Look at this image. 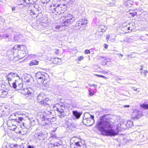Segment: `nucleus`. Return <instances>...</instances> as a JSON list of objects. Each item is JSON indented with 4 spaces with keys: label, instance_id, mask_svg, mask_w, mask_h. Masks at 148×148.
I'll return each mask as SVG.
<instances>
[{
    "label": "nucleus",
    "instance_id": "1",
    "mask_svg": "<svg viewBox=\"0 0 148 148\" xmlns=\"http://www.w3.org/2000/svg\"><path fill=\"white\" fill-rule=\"evenodd\" d=\"M108 115H104L100 121L97 122V125L100 129L103 135L110 136H114L118 134L119 131L121 130V127L119 125L115 130L112 129V125L108 118Z\"/></svg>",
    "mask_w": 148,
    "mask_h": 148
},
{
    "label": "nucleus",
    "instance_id": "2",
    "mask_svg": "<svg viewBox=\"0 0 148 148\" xmlns=\"http://www.w3.org/2000/svg\"><path fill=\"white\" fill-rule=\"evenodd\" d=\"M11 85L13 88L16 89V90H19V92L23 90V84L21 83L20 77L18 79H15L14 82L11 83Z\"/></svg>",
    "mask_w": 148,
    "mask_h": 148
},
{
    "label": "nucleus",
    "instance_id": "3",
    "mask_svg": "<svg viewBox=\"0 0 148 148\" xmlns=\"http://www.w3.org/2000/svg\"><path fill=\"white\" fill-rule=\"evenodd\" d=\"M18 115L15 113L11 115L9 117L10 119H11L12 121L18 123V124L23 123V125L24 127V123L22 122V121L23 119V118L22 117H18Z\"/></svg>",
    "mask_w": 148,
    "mask_h": 148
},
{
    "label": "nucleus",
    "instance_id": "4",
    "mask_svg": "<svg viewBox=\"0 0 148 148\" xmlns=\"http://www.w3.org/2000/svg\"><path fill=\"white\" fill-rule=\"evenodd\" d=\"M5 77L8 80L10 85L11 87L12 86L11 85L10 82L12 81V80H14L15 81V79H18V78L19 77L17 74L12 72H11L8 75H6Z\"/></svg>",
    "mask_w": 148,
    "mask_h": 148
},
{
    "label": "nucleus",
    "instance_id": "5",
    "mask_svg": "<svg viewBox=\"0 0 148 148\" xmlns=\"http://www.w3.org/2000/svg\"><path fill=\"white\" fill-rule=\"evenodd\" d=\"M14 34L11 31L9 32L5 33L4 39L6 42L10 41L14 42Z\"/></svg>",
    "mask_w": 148,
    "mask_h": 148
},
{
    "label": "nucleus",
    "instance_id": "6",
    "mask_svg": "<svg viewBox=\"0 0 148 148\" xmlns=\"http://www.w3.org/2000/svg\"><path fill=\"white\" fill-rule=\"evenodd\" d=\"M73 123L72 121V119L68 118H66L65 120V127L67 126L66 129L68 130H73L74 129L75 127L73 125Z\"/></svg>",
    "mask_w": 148,
    "mask_h": 148
},
{
    "label": "nucleus",
    "instance_id": "7",
    "mask_svg": "<svg viewBox=\"0 0 148 148\" xmlns=\"http://www.w3.org/2000/svg\"><path fill=\"white\" fill-rule=\"evenodd\" d=\"M18 49L19 50L21 56V57H20L21 58H22L26 56L27 51L25 46L24 45H18Z\"/></svg>",
    "mask_w": 148,
    "mask_h": 148
},
{
    "label": "nucleus",
    "instance_id": "8",
    "mask_svg": "<svg viewBox=\"0 0 148 148\" xmlns=\"http://www.w3.org/2000/svg\"><path fill=\"white\" fill-rule=\"evenodd\" d=\"M19 50V49H18V46H15L13 48L11 51H8V52L10 51V54L14 56L15 57L18 56L19 57V58H21L20 57H21V56Z\"/></svg>",
    "mask_w": 148,
    "mask_h": 148
},
{
    "label": "nucleus",
    "instance_id": "9",
    "mask_svg": "<svg viewBox=\"0 0 148 148\" xmlns=\"http://www.w3.org/2000/svg\"><path fill=\"white\" fill-rule=\"evenodd\" d=\"M51 112L49 111L48 112V113H47L45 111L42 112L41 114V117L42 124L46 121L47 118L50 117V115H51Z\"/></svg>",
    "mask_w": 148,
    "mask_h": 148
},
{
    "label": "nucleus",
    "instance_id": "10",
    "mask_svg": "<svg viewBox=\"0 0 148 148\" xmlns=\"http://www.w3.org/2000/svg\"><path fill=\"white\" fill-rule=\"evenodd\" d=\"M62 5V4L58 5L56 7L53 8H51V11L52 13H55L56 15H60L64 13V12L63 10L62 11H60V8H61L60 7V6Z\"/></svg>",
    "mask_w": 148,
    "mask_h": 148
},
{
    "label": "nucleus",
    "instance_id": "11",
    "mask_svg": "<svg viewBox=\"0 0 148 148\" xmlns=\"http://www.w3.org/2000/svg\"><path fill=\"white\" fill-rule=\"evenodd\" d=\"M75 20L74 18L73 17L71 14H68L65 16V26H67L68 25H66V23L70 24L73 23Z\"/></svg>",
    "mask_w": 148,
    "mask_h": 148
},
{
    "label": "nucleus",
    "instance_id": "12",
    "mask_svg": "<svg viewBox=\"0 0 148 148\" xmlns=\"http://www.w3.org/2000/svg\"><path fill=\"white\" fill-rule=\"evenodd\" d=\"M45 97V94L42 92H40L37 95V100L38 102L40 104L44 103V102H43L42 101L44 98Z\"/></svg>",
    "mask_w": 148,
    "mask_h": 148
},
{
    "label": "nucleus",
    "instance_id": "13",
    "mask_svg": "<svg viewBox=\"0 0 148 148\" xmlns=\"http://www.w3.org/2000/svg\"><path fill=\"white\" fill-rule=\"evenodd\" d=\"M82 122L85 125L91 126L94 123V118H89L87 119H83Z\"/></svg>",
    "mask_w": 148,
    "mask_h": 148
},
{
    "label": "nucleus",
    "instance_id": "14",
    "mask_svg": "<svg viewBox=\"0 0 148 148\" xmlns=\"http://www.w3.org/2000/svg\"><path fill=\"white\" fill-rule=\"evenodd\" d=\"M65 109V107L63 106H61L60 108H56L55 110H56L57 111L59 112L58 114L59 116L61 118L64 117V110Z\"/></svg>",
    "mask_w": 148,
    "mask_h": 148
},
{
    "label": "nucleus",
    "instance_id": "15",
    "mask_svg": "<svg viewBox=\"0 0 148 148\" xmlns=\"http://www.w3.org/2000/svg\"><path fill=\"white\" fill-rule=\"evenodd\" d=\"M81 140L77 137H74L71 138L70 139V146L71 148H75L74 145L79 141Z\"/></svg>",
    "mask_w": 148,
    "mask_h": 148
},
{
    "label": "nucleus",
    "instance_id": "16",
    "mask_svg": "<svg viewBox=\"0 0 148 148\" xmlns=\"http://www.w3.org/2000/svg\"><path fill=\"white\" fill-rule=\"evenodd\" d=\"M38 84L40 85H42L44 86H46L47 83V77L43 78L42 79H39L36 78Z\"/></svg>",
    "mask_w": 148,
    "mask_h": 148
},
{
    "label": "nucleus",
    "instance_id": "17",
    "mask_svg": "<svg viewBox=\"0 0 148 148\" xmlns=\"http://www.w3.org/2000/svg\"><path fill=\"white\" fill-rule=\"evenodd\" d=\"M47 76L48 75L46 73L43 72H39L35 74L36 78L39 79L47 77Z\"/></svg>",
    "mask_w": 148,
    "mask_h": 148
},
{
    "label": "nucleus",
    "instance_id": "18",
    "mask_svg": "<svg viewBox=\"0 0 148 148\" xmlns=\"http://www.w3.org/2000/svg\"><path fill=\"white\" fill-rule=\"evenodd\" d=\"M35 10V11H32L30 13V15L32 18H35L36 17H37L39 14V13L41 12V10L39 9H36Z\"/></svg>",
    "mask_w": 148,
    "mask_h": 148
},
{
    "label": "nucleus",
    "instance_id": "19",
    "mask_svg": "<svg viewBox=\"0 0 148 148\" xmlns=\"http://www.w3.org/2000/svg\"><path fill=\"white\" fill-rule=\"evenodd\" d=\"M74 147L75 148H86V146L84 142L83 143L81 141V140H79L75 145H74Z\"/></svg>",
    "mask_w": 148,
    "mask_h": 148
},
{
    "label": "nucleus",
    "instance_id": "20",
    "mask_svg": "<svg viewBox=\"0 0 148 148\" xmlns=\"http://www.w3.org/2000/svg\"><path fill=\"white\" fill-rule=\"evenodd\" d=\"M56 120V119L54 117H53L51 118H50L49 117L47 118L46 121L42 125H44L46 124H49L50 123H52Z\"/></svg>",
    "mask_w": 148,
    "mask_h": 148
},
{
    "label": "nucleus",
    "instance_id": "21",
    "mask_svg": "<svg viewBox=\"0 0 148 148\" xmlns=\"http://www.w3.org/2000/svg\"><path fill=\"white\" fill-rule=\"evenodd\" d=\"M37 138L39 140L44 139L47 137L46 135L41 132L38 133L37 134Z\"/></svg>",
    "mask_w": 148,
    "mask_h": 148
},
{
    "label": "nucleus",
    "instance_id": "22",
    "mask_svg": "<svg viewBox=\"0 0 148 148\" xmlns=\"http://www.w3.org/2000/svg\"><path fill=\"white\" fill-rule=\"evenodd\" d=\"M140 112H138L137 110H135L132 113V118H136L137 119H139L140 115H139L140 113H139Z\"/></svg>",
    "mask_w": 148,
    "mask_h": 148
},
{
    "label": "nucleus",
    "instance_id": "23",
    "mask_svg": "<svg viewBox=\"0 0 148 148\" xmlns=\"http://www.w3.org/2000/svg\"><path fill=\"white\" fill-rule=\"evenodd\" d=\"M87 23V20L85 19H80L77 22V25L78 26L83 25H86Z\"/></svg>",
    "mask_w": 148,
    "mask_h": 148
},
{
    "label": "nucleus",
    "instance_id": "24",
    "mask_svg": "<svg viewBox=\"0 0 148 148\" xmlns=\"http://www.w3.org/2000/svg\"><path fill=\"white\" fill-rule=\"evenodd\" d=\"M94 118V117L93 115L90 114L88 112H86L84 114L83 117V119H87L91 118Z\"/></svg>",
    "mask_w": 148,
    "mask_h": 148
},
{
    "label": "nucleus",
    "instance_id": "25",
    "mask_svg": "<svg viewBox=\"0 0 148 148\" xmlns=\"http://www.w3.org/2000/svg\"><path fill=\"white\" fill-rule=\"evenodd\" d=\"M43 102H44V103L43 104H41L42 106L47 107L49 106V104L48 103L49 101V99L48 98H45V99L44 98Z\"/></svg>",
    "mask_w": 148,
    "mask_h": 148
},
{
    "label": "nucleus",
    "instance_id": "26",
    "mask_svg": "<svg viewBox=\"0 0 148 148\" xmlns=\"http://www.w3.org/2000/svg\"><path fill=\"white\" fill-rule=\"evenodd\" d=\"M20 93L23 94L31 95L32 94L31 91H30L27 88H23V90Z\"/></svg>",
    "mask_w": 148,
    "mask_h": 148
},
{
    "label": "nucleus",
    "instance_id": "27",
    "mask_svg": "<svg viewBox=\"0 0 148 148\" xmlns=\"http://www.w3.org/2000/svg\"><path fill=\"white\" fill-rule=\"evenodd\" d=\"M60 145V143H56L54 144L51 143L50 145H49V148H60L59 147Z\"/></svg>",
    "mask_w": 148,
    "mask_h": 148
},
{
    "label": "nucleus",
    "instance_id": "28",
    "mask_svg": "<svg viewBox=\"0 0 148 148\" xmlns=\"http://www.w3.org/2000/svg\"><path fill=\"white\" fill-rule=\"evenodd\" d=\"M22 36V35L19 32H16L14 35V41H16L19 40Z\"/></svg>",
    "mask_w": 148,
    "mask_h": 148
},
{
    "label": "nucleus",
    "instance_id": "29",
    "mask_svg": "<svg viewBox=\"0 0 148 148\" xmlns=\"http://www.w3.org/2000/svg\"><path fill=\"white\" fill-rule=\"evenodd\" d=\"M8 94V92L5 90H1L0 91V97H5Z\"/></svg>",
    "mask_w": 148,
    "mask_h": 148
},
{
    "label": "nucleus",
    "instance_id": "30",
    "mask_svg": "<svg viewBox=\"0 0 148 148\" xmlns=\"http://www.w3.org/2000/svg\"><path fill=\"white\" fill-rule=\"evenodd\" d=\"M72 112L73 115L77 119L79 118L81 115V113L76 111H73Z\"/></svg>",
    "mask_w": 148,
    "mask_h": 148
},
{
    "label": "nucleus",
    "instance_id": "31",
    "mask_svg": "<svg viewBox=\"0 0 148 148\" xmlns=\"http://www.w3.org/2000/svg\"><path fill=\"white\" fill-rule=\"evenodd\" d=\"M67 3V7L68 6H71V5L73 4L75 1V0H65Z\"/></svg>",
    "mask_w": 148,
    "mask_h": 148
},
{
    "label": "nucleus",
    "instance_id": "32",
    "mask_svg": "<svg viewBox=\"0 0 148 148\" xmlns=\"http://www.w3.org/2000/svg\"><path fill=\"white\" fill-rule=\"evenodd\" d=\"M7 114L3 109L0 108V117L6 116Z\"/></svg>",
    "mask_w": 148,
    "mask_h": 148
},
{
    "label": "nucleus",
    "instance_id": "33",
    "mask_svg": "<svg viewBox=\"0 0 148 148\" xmlns=\"http://www.w3.org/2000/svg\"><path fill=\"white\" fill-rule=\"evenodd\" d=\"M61 62V60L60 59L55 58L53 59V63L54 64H59Z\"/></svg>",
    "mask_w": 148,
    "mask_h": 148
},
{
    "label": "nucleus",
    "instance_id": "34",
    "mask_svg": "<svg viewBox=\"0 0 148 148\" xmlns=\"http://www.w3.org/2000/svg\"><path fill=\"white\" fill-rule=\"evenodd\" d=\"M38 64V61L36 60H33L32 61H31L29 64V65L30 66H32L34 65H37Z\"/></svg>",
    "mask_w": 148,
    "mask_h": 148
},
{
    "label": "nucleus",
    "instance_id": "35",
    "mask_svg": "<svg viewBox=\"0 0 148 148\" xmlns=\"http://www.w3.org/2000/svg\"><path fill=\"white\" fill-rule=\"evenodd\" d=\"M27 130L26 129L24 128L18 132V133L22 135L26 134L27 132Z\"/></svg>",
    "mask_w": 148,
    "mask_h": 148
},
{
    "label": "nucleus",
    "instance_id": "36",
    "mask_svg": "<svg viewBox=\"0 0 148 148\" xmlns=\"http://www.w3.org/2000/svg\"><path fill=\"white\" fill-rule=\"evenodd\" d=\"M10 148H24V147L21 146V145H11L10 146Z\"/></svg>",
    "mask_w": 148,
    "mask_h": 148
},
{
    "label": "nucleus",
    "instance_id": "37",
    "mask_svg": "<svg viewBox=\"0 0 148 148\" xmlns=\"http://www.w3.org/2000/svg\"><path fill=\"white\" fill-rule=\"evenodd\" d=\"M140 106L143 108L148 109V104H140Z\"/></svg>",
    "mask_w": 148,
    "mask_h": 148
},
{
    "label": "nucleus",
    "instance_id": "38",
    "mask_svg": "<svg viewBox=\"0 0 148 148\" xmlns=\"http://www.w3.org/2000/svg\"><path fill=\"white\" fill-rule=\"evenodd\" d=\"M100 27L101 30V32H105L107 29L106 27L103 26H101Z\"/></svg>",
    "mask_w": 148,
    "mask_h": 148
},
{
    "label": "nucleus",
    "instance_id": "39",
    "mask_svg": "<svg viewBox=\"0 0 148 148\" xmlns=\"http://www.w3.org/2000/svg\"><path fill=\"white\" fill-rule=\"evenodd\" d=\"M36 5H34L33 4H32L31 5H30L28 8V10L30 11H31V8H35Z\"/></svg>",
    "mask_w": 148,
    "mask_h": 148
},
{
    "label": "nucleus",
    "instance_id": "40",
    "mask_svg": "<svg viewBox=\"0 0 148 148\" xmlns=\"http://www.w3.org/2000/svg\"><path fill=\"white\" fill-rule=\"evenodd\" d=\"M62 6H65V4H63V5H62V6H60V11H62V10H63V11L64 12H65V8H64V7H62Z\"/></svg>",
    "mask_w": 148,
    "mask_h": 148
},
{
    "label": "nucleus",
    "instance_id": "41",
    "mask_svg": "<svg viewBox=\"0 0 148 148\" xmlns=\"http://www.w3.org/2000/svg\"><path fill=\"white\" fill-rule=\"evenodd\" d=\"M129 14H131L132 16H134L137 14V12H136L133 11L132 12H130Z\"/></svg>",
    "mask_w": 148,
    "mask_h": 148
},
{
    "label": "nucleus",
    "instance_id": "42",
    "mask_svg": "<svg viewBox=\"0 0 148 148\" xmlns=\"http://www.w3.org/2000/svg\"><path fill=\"white\" fill-rule=\"evenodd\" d=\"M50 0H41V2L43 3H47L50 1Z\"/></svg>",
    "mask_w": 148,
    "mask_h": 148
},
{
    "label": "nucleus",
    "instance_id": "43",
    "mask_svg": "<svg viewBox=\"0 0 148 148\" xmlns=\"http://www.w3.org/2000/svg\"><path fill=\"white\" fill-rule=\"evenodd\" d=\"M24 81L25 82L28 83L30 82V79L28 77H27L25 79Z\"/></svg>",
    "mask_w": 148,
    "mask_h": 148
},
{
    "label": "nucleus",
    "instance_id": "44",
    "mask_svg": "<svg viewBox=\"0 0 148 148\" xmlns=\"http://www.w3.org/2000/svg\"><path fill=\"white\" fill-rule=\"evenodd\" d=\"M128 3H130L131 5H132V4H133V2H132V1H126V4L125 3V5H128Z\"/></svg>",
    "mask_w": 148,
    "mask_h": 148
},
{
    "label": "nucleus",
    "instance_id": "45",
    "mask_svg": "<svg viewBox=\"0 0 148 148\" xmlns=\"http://www.w3.org/2000/svg\"><path fill=\"white\" fill-rule=\"evenodd\" d=\"M95 76H96L97 77H102V78H105L106 79H107V77L103 76V75H97V74H96L95 75Z\"/></svg>",
    "mask_w": 148,
    "mask_h": 148
},
{
    "label": "nucleus",
    "instance_id": "46",
    "mask_svg": "<svg viewBox=\"0 0 148 148\" xmlns=\"http://www.w3.org/2000/svg\"><path fill=\"white\" fill-rule=\"evenodd\" d=\"M5 33L0 34V39L1 40L3 38H4Z\"/></svg>",
    "mask_w": 148,
    "mask_h": 148
},
{
    "label": "nucleus",
    "instance_id": "47",
    "mask_svg": "<svg viewBox=\"0 0 148 148\" xmlns=\"http://www.w3.org/2000/svg\"><path fill=\"white\" fill-rule=\"evenodd\" d=\"M84 52L85 54H88L90 53V51L89 50L86 49L84 51Z\"/></svg>",
    "mask_w": 148,
    "mask_h": 148
},
{
    "label": "nucleus",
    "instance_id": "48",
    "mask_svg": "<svg viewBox=\"0 0 148 148\" xmlns=\"http://www.w3.org/2000/svg\"><path fill=\"white\" fill-rule=\"evenodd\" d=\"M28 1H29V2H27V4H29L30 3L32 4V3L34 2L35 1L34 0H28Z\"/></svg>",
    "mask_w": 148,
    "mask_h": 148
},
{
    "label": "nucleus",
    "instance_id": "49",
    "mask_svg": "<svg viewBox=\"0 0 148 148\" xmlns=\"http://www.w3.org/2000/svg\"><path fill=\"white\" fill-rule=\"evenodd\" d=\"M84 58V57L83 56H81L78 57V60L79 61H80L81 60H83Z\"/></svg>",
    "mask_w": 148,
    "mask_h": 148
},
{
    "label": "nucleus",
    "instance_id": "50",
    "mask_svg": "<svg viewBox=\"0 0 148 148\" xmlns=\"http://www.w3.org/2000/svg\"><path fill=\"white\" fill-rule=\"evenodd\" d=\"M89 95L90 96H92L94 95V92H91L89 90Z\"/></svg>",
    "mask_w": 148,
    "mask_h": 148
},
{
    "label": "nucleus",
    "instance_id": "51",
    "mask_svg": "<svg viewBox=\"0 0 148 148\" xmlns=\"http://www.w3.org/2000/svg\"><path fill=\"white\" fill-rule=\"evenodd\" d=\"M112 64L110 62H107L106 63V65L108 66H110Z\"/></svg>",
    "mask_w": 148,
    "mask_h": 148
},
{
    "label": "nucleus",
    "instance_id": "52",
    "mask_svg": "<svg viewBox=\"0 0 148 148\" xmlns=\"http://www.w3.org/2000/svg\"><path fill=\"white\" fill-rule=\"evenodd\" d=\"M127 29L128 30H130V31H131L132 30V29L134 28L133 27H132L131 26H130V27H127Z\"/></svg>",
    "mask_w": 148,
    "mask_h": 148
},
{
    "label": "nucleus",
    "instance_id": "53",
    "mask_svg": "<svg viewBox=\"0 0 148 148\" xmlns=\"http://www.w3.org/2000/svg\"><path fill=\"white\" fill-rule=\"evenodd\" d=\"M115 5L114 3V2H112L110 3L109 4H108L109 6H114Z\"/></svg>",
    "mask_w": 148,
    "mask_h": 148
},
{
    "label": "nucleus",
    "instance_id": "54",
    "mask_svg": "<svg viewBox=\"0 0 148 148\" xmlns=\"http://www.w3.org/2000/svg\"><path fill=\"white\" fill-rule=\"evenodd\" d=\"M42 26V27L44 28L46 26L44 25L43 24H40L39 25H38V27H41Z\"/></svg>",
    "mask_w": 148,
    "mask_h": 148
},
{
    "label": "nucleus",
    "instance_id": "55",
    "mask_svg": "<svg viewBox=\"0 0 148 148\" xmlns=\"http://www.w3.org/2000/svg\"><path fill=\"white\" fill-rule=\"evenodd\" d=\"M148 71H147L146 70H145L143 72V73L144 75V76L145 77L146 75V73H147Z\"/></svg>",
    "mask_w": 148,
    "mask_h": 148
},
{
    "label": "nucleus",
    "instance_id": "56",
    "mask_svg": "<svg viewBox=\"0 0 148 148\" xmlns=\"http://www.w3.org/2000/svg\"><path fill=\"white\" fill-rule=\"evenodd\" d=\"M90 86H93L95 88H97V85L95 84H92L90 85Z\"/></svg>",
    "mask_w": 148,
    "mask_h": 148
},
{
    "label": "nucleus",
    "instance_id": "57",
    "mask_svg": "<svg viewBox=\"0 0 148 148\" xmlns=\"http://www.w3.org/2000/svg\"><path fill=\"white\" fill-rule=\"evenodd\" d=\"M130 124L131 125H132L133 124V122L131 121H128L127 122V125Z\"/></svg>",
    "mask_w": 148,
    "mask_h": 148
},
{
    "label": "nucleus",
    "instance_id": "58",
    "mask_svg": "<svg viewBox=\"0 0 148 148\" xmlns=\"http://www.w3.org/2000/svg\"><path fill=\"white\" fill-rule=\"evenodd\" d=\"M130 25H132L133 26H135L136 24L135 23H134V22H132L130 23Z\"/></svg>",
    "mask_w": 148,
    "mask_h": 148
},
{
    "label": "nucleus",
    "instance_id": "59",
    "mask_svg": "<svg viewBox=\"0 0 148 148\" xmlns=\"http://www.w3.org/2000/svg\"><path fill=\"white\" fill-rule=\"evenodd\" d=\"M29 90V91L30 90V91H32V93L34 92V90L31 89V88H27Z\"/></svg>",
    "mask_w": 148,
    "mask_h": 148
},
{
    "label": "nucleus",
    "instance_id": "60",
    "mask_svg": "<svg viewBox=\"0 0 148 148\" xmlns=\"http://www.w3.org/2000/svg\"><path fill=\"white\" fill-rule=\"evenodd\" d=\"M132 88L134 90L136 91L137 92H139V90H138V88H136L135 87H132Z\"/></svg>",
    "mask_w": 148,
    "mask_h": 148
},
{
    "label": "nucleus",
    "instance_id": "61",
    "mask_svg": "<svg viewBox=\"0 0 148 148\" xmlns=\"http://www.w3.org/2000/svg\"><path fill=\"white\" fill-rule=\"evenodd\" d=\"M27 148H34L33 146L29 145L27 147Z\"/></svg>",
    "mask_w": 148,
    "mask_h": 148
},
{
    "label": "nucleus",
    "instance_id": "62",
    "mask_svg": "<svg viewBox=\"0 0 148 148\" xmlns=\"http://www.w3.org/2000/svg\"><path fill=\"white\" fill-rule=\"evenodd\" d=\"M16 10V7L13 6L12 8V11H15Z\"/></svg>",
    "mask_w": 148,
    "mask_h": 148
},
{
    "label": "nucleus",
    "instance_id": "63",
    "mask_svg": "<svg viewBox=\"0 0 148 148\" xmlns=\"http://www.w3.org/2000/svg\"><path fill=\"white\" fill-rule=\"evenodd\" d=\"M58 51L59 50L58 49L56 50V51L55 52V54L56 55L58 54Z\"/></svg>",
    "mask_w": 148,
    "mask_h": 148
},
{
    "label": "nucleus",
    "instance_id": "64",
    "mask_svg": "<svg viewBox=\"0 0 148 148\" xmlns=\"http://www.w3.org/2000/svg\"><path fill=\"white\" fill-rule=\"evenodd\" d=\"M104 47L106 49H107L108 47V45L106 44H104Z\"/></svg>",
    "mask_w": 148,
    "mask_h": 148
}]
</instances>
